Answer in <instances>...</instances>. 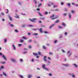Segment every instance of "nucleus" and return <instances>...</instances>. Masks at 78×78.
Masks as SVG:
<instances>
[{
	"mask_svg": "<svg viewBox=\"0 0 78 78\" xmlns=\"http://www.w3.org/2000/svg\"><path fill=\"white\" fill-rule=\"evenodd\" d=\"M29 20H30L31 21V22H35V20H36L37 19L36 18H34V19H33L32 20L31 19H30Z\"/></svg>",
	"mask_w": 78,
	"mask_h": 78,
	"instance_id": "1",
	"label": "nucleus"
},
{
	"mask_svg": "<svg viewBox=\"0 0 78 78\" xmlns=\"http://www.w3.org/2000/svg\"><path fill=\"white\" fill-rule=\"evenodd\" d=\"M46 58H47V57L46 56H44V61L47 62V60L46 59Z\"/></svg>",
	"mask_w": 78,
	"mask_h": 78,
	"instance_id": "2",
	"label": "nucleus"
},
{
	"mask_svg": "<svg viewBox=\"0 0 78 78\" xmlns=\"http://www.w3.org/2000/svg\"><path fill=\"white\" fill-rule=\"evenodd\" d=\"M2 57L4 59H5V60H6V57H5V56L4 55H2Z\"/></svg>",
	"mask_w": 78,
	"mask_h": 78,
	"instance_id": "3",
	"label": "nucleus"
},
{
	"mask_svg": "<svg viewBox=\"0 0 78 78\" xmlns=\"http://www.w3.org/2000/svg\"><path fill=\"white\" fill-rule=\"evenodd\" d=\"M73 66H75V67L77 68L78 67V66H77V65H76V64H73Z\"/></svg>",
	"mask_w": 78,
	"mask_h": 78,
	"instance_id": "4",
	"label": "nucleus"
},
{
	"mask_svg": "<svg viewBox=\"0 0 78 78\" xmlns=\"http://www.w3.org/2000/svg\"><path fill=\"white\" fill-rule=\"evenodd\" d=\"M57 18H58V16H55V17L54 18H52V20H53L54 19H57Z\"/></svg>",
	"mask_w": 78,
	"mask_h": 78,
	"instance_id": "5",
	"label": "nucleus"
},
{
	"mask_svg": "<svg viewBox=\"0 0 78 78\" xmlns=\"http://www.w3.org/2000/svg\"><path fill=\"white\" fill-rule=\"evenodd\" d=\"M40 31L41 33H43V31H42V28L40 29Z\"/></svg>",
	"mask_w": 78,
	"mask_h": 78,
	"instance_id": "6",
	"label": "nucleus"
},
{
	"mask_svg": "<svg viewBox=\"0 0 78 78\" xmlns=\"http://www.w3.org/2000/svg\"><path fill=\"white\" fill-rule=\"evenodd\" d=\"M45 65H44L42 66V67L44 69H45L46 68H45Z\"/></svg>",
	"mask_w": 78,
	"mask_h": 78,
	"instance_id": "7",
	"label": "nucleus"
},
{
	"mask_svg": "<svg viewBox=\"0 0 78 78\" xmlns=\"http://www.w3.org/2000/svg\"><path fill=\"white\" fill-rule=\"evenodd\" d=\"M43 49H44V50H47V48H46V47L44 46H43Z\"/></svg>",
	"mask_w": 78,
	"mask_h": 78,
	"instance_id": "8",
	"label": "nucleus"
},
{
	"mask_svg": "<svg viewBox=\"0 0 78 78\" xmlns=\"http://www.w3.org/2000/svg\"><path fill=\"white\" fill-rule=\"evenodd\" d=\"M3 74L4 75V76H7V75H6V73H5V72H3Z\"/></svg>",
	"mask_w": 78,
	"mask_h": 78,
	"instance_id": "9",
	"label": "nucleus"
},
{
	"mask_svg": "<svg viewBox=\"0 0 78 78\" xmlns=\"http://www.w3.org/2000/svg\"><path fill=\"white\" fill-rule=\"evenodd\" d=\"M63 65H64V66H66V67H68V66H69V64H63Z\"/></svg>",
	"mask_w": 78,
	"mask_h": 78,
	"instance_id": "10",
	"label": "nucleus"
},
{
	"mask_svg": "<svg viewBox=\"0 0 78 78\" xmlns=\"http://www.w3.org/2000/svg\"><path fill=\"white\" fill-rule=\"evenodd\" d=\"M11 60L12 62H16V61L15 59H13L12 58Z\"/></svg>",
	"mask_w": 78,
	"mask_h": 78,
	"instance_id": "11",
	"label": "nucleus"
},
{
	"mask_svg": "<svg viewBox=\"0 0 78 78\" xmlns=\"http://www.w3.org/2000/svg\"><path fill=\"white\" fill-rule=\"evenodd\" d=\"M58 22H59V20H57L55 22V23H58Z\"/></svg>",
	"mask_w": 78,
	"mask_h": 78,
	"instance_id": "12",
	"label": "nucleus"
},
{
	"mask_svg": "<svg viewBox=\"0 0 78 78\" xmlns=\"http://www.w3.org/2000/svg\"><path fill=\"white\" fill-rule=\"evenodd\" d=\"M38 12L39 13V16H41V17H42L43 16L41 14V13H40V12Z\"/></svg>",
	"mask_w": 78,
	"mask_h": 78,
	"instance_id": "13",
	"label": "nucleus"
},
{
	"mask_svg": "<svg viewBox=\"0 0 78 78\" xmlns=\"http://www.w3.org/2000/svg\"><path fill=\"white\" fill-rule=\"evenodd\" d=\"M22 38H23V39H27L26 38V37L25 36H23L22 37Z\"/></svg>",
	"mask_w": 78,
	"mask_h": 78,
	"instance_id": "14",
	"label": "nucleus"
},
{
	"mask_svg": "<svg viewBox=\"0 0 78 78\" xmlns=\"http://www.w3.org/2000/svg\"><path fill=\"white\" fill-rule=\"evenodd\" d=\"M54 25H55L54 24L51 25V26H50L49 28H50V29H51V28L52 27H53V26H54Z\"/></svg>",
	"mask_w": 78,
	"mask_h": 78,
	"instance_id": "15",
	"label": "nucleus"
},
{
	"mask_svg": "<svg viewBox=\"0 0 78 78\" xmlns=\"http://www.w3.org/2000/svg\"><path fill=\"white\" fill-rule=\"evenodd\" d=\"M9 20H11V21H12V18H11L10 16H9Z\"/></svg>",
	"mask_w": 78,
	"mask_h": 78,
	"instance_id": "16",
	"label": "nucleus"
},
{
	"mask_svg": "<svg viewBox=\"0 0 78 78\" xmlns=\"http://www.w3.org/2000/svg\"><path fill=\"white\" fill-rule=\"evenodd\" d=\"M23 42H24V41H23V40L22 39L20 40V42H21L22 43Z\"/></svg>",
	"mask_w": 78,
	"mask_h": 78,
	"instance_id": "17",
	"label": "nucleus"
},
{
	"mask_svg": "<svg viewBox=\"0 0 78 78\" xmlns=\"http://www.w3.org/2000/svg\"><path fill=\"white\" fill-rule=\"evenodd\" d=\"M12 46L13 47L14 50H16V47H15V46H14V45H13Z\"/></svg>",
	"mask_w": 78,
	"mask_h": 78,
	"instance_id": "18",
	"label": "nucleus"
},
{
	"mask_svg": "<svg viewBox=\"0 0 78 78\" xmlns=\"http://www.w3.org/2000/svg\"><path fill=\"white\" fill-rule=\"evenodd\" d=\"M62 25H63L65 27H66V24L64 23H62Z\"/></svg>",
	"mask_w": 78,
	"mask_h": 78,
	"instance_id": "19",
	"label": "nucleus"
},
{
	"mask_svg": "<svg viewBox=\"0 0 78 78\" xmlns=\"http://www.w3.org/2000/svg\"><path fill=\"white\" fill-rule=\"evenodd\" d=\"M34 2L35 3V4H36V3H37V1H36V0H34Z\"/></svg>",
	"mask_w": 78,
	"mask_h": 78,
	"instance_id": "20",
	"label": "nucleus"
},
{
	"mask_svg": "<svg viewBox=\"0 0 78 78\" xmlns=\"http://www.w3.org/2000/svg\"><path fill=\"white\" fill-rule=\"evenodd\" d=\"M33 35H35V36H37V35H38V34H37V33L34 34Z\"/></svg>",
	"mask_w": 78,
	"mask_h": 78,
	"instance_id": "21",
	"label": "nucleus"
},
{
	"mask_svg": "<svg viewBox=\"0 0 78 78\" xmlns=\"http://www.w3.org/2000/svg\"><path fill=\"white\" fill-rule=\"evenodd\" d=\"M33 55H35V56H36L37 55V54L36 53H33Z\"/></svg>",
	"mask_w": 78,
	"mask_h": 78,
	"instance_id": "22",
	"label": "nucleus"
},
{
	"mask_svg": "<svg viewBox=\"0 0 78 78\" xmlns=\"http://www.w3.org/2000/svg\"><path fill=\"white\" fill-rule=\"evenodd\" d=\"M23 54H26V53H27V51H25L24 52H23Z\"/></svg>",
	"mask_w": 78,
	"mask_h": 78,
	"instance_id": "23",
	"label": "nucleus"
},
{
	"mask_svg": "<svg viewBox=\"0 0 78 78\" xmlns=\"http://www.w3.org/2000/svg\"><path fill=\"white\" fill-rule=\"evenodd\" d=\"M19 76H20V78H23V76L21 75H19Z\"/></svg>",
	"mask_w": 78,
	"mask_h": 78,
	"instance_id": "24",
	"label": "nucleus"
},
{
	"mask_svg": "<svg viewBox=\"0 0 78 78\" xmlns=\"http://www.w3.org/2000/svg\"><path fill=\"white\" fill-rule=\"evenodd\" d=\"M69 17L70 19H71V14H69Z\"/></svg>",
	"mask_w": 78,
	"mask_h": 78,
	"instance_id": "25",
	"label": "nucleus"
},
{
	"mask_svg": "<svg viewBox=\"0 0 78 78\" xmlns=\"http://www.w3.org/2000/svg\"><path fill=\"white\" fill-rule=\"evenodd\" d=\"M68 6H69V8H70V4L68 3Z\"/></svg>",
	"mask_w": 78,
	"mask_h": 78,
	"instance_id": "26",
	"label": "nucleus"
},
{
	"mask_svg": "<svg viewBox=\"0 0 78 78\" xmlns=\"http://www.w3.org/2000/svg\"><path fill=\"white\" fill-rule=\"evenodd\" d=\"M16 18H19V16H18V15H17V16H15Z\"/></svg>",
	"mask_w": 78,
	"mask_h": 78,
	"instance_id": "27",
	"label": "nucleus"
},
{
	"mask_svg": "<svg viewBox=\"0 0 78 78\" xmlns=\"http://www.w3.org/2000/svg\"><path fill=\"white\" fill-rule=\"evenodd\" d=\"M38 53L39 55H41V53L40 52H38Z\"/></svg>",
	"mask_w": 78,
	"mask_h": 78,
	"instance_id": "28",
	"label": "nucleus"
},
{
	"mask_svg": "<svg viewBox=\"0 0 78 78\" xmlns=\"http://www.w3.org/2000/svg\"><path fill=\"white\" fill-rule=\"evenodd\" d=\"M19 47H21V46H22V44H18Z\"/></svg>",
	"mask_w": 78,
	"mask_h": 78,
	"instance_id": "29",
	"label": "nucleus"
},
{
	"mask_svg": "<svg viewBox=\"0 0 78 78\" xmlns=\"http://www.w3.org/2000/svg\"><path fill=\"white\" fill-rule=\"evenodd\" d=\"M44 14H45L46 15H47L48 14V12H46L44 13Z\"/></svg>",
	"mask_w": 78,
	"mask_h": 78,
	"instance_id": "30",
	"label": "nucleus"
},
{
	"mask_svg": "<svg viewBox=\"0 0 78 78\" xmlns=\"http://www.w3.org/2000/svg\"><path fill=\"white\" fill-rule=\"evenodd\" d=\"M55 17V15H53V16H51V18H53V17Z\"/></svg>",
	"mask_w": 78,
	"mask_h": 78,
	"instance_id": "31",
	"label": "nucleus"
},
{
	"mask_svg": "<svg viewBox=\"0 0 78 78\" xmlns=\"http://www.w3.org/2000/svg\"><path fill=\"white\" fill-rule=\"evenodd\" d=\"M63 15V16H67V14L64 13Z\"/></svg>",
	"mask_w": 78,
	"mask_h": 78,
	"instance_id": "32",
	"label": "nucleus"
},
{
	"mask_svg": "<svg viewBox=\"0 0 78 78\" xmlns=\"http://www.w3.org/2000/svg\"><path fill=\"white\" fill-rule=\"evenodd\" d=\"M72 13H74L75 12V11L74 10H71Z\"/></svg>",
	"mask_w": 78,
	"mask_h": 78,
	"instance_id": "33",
	"label": "nucleus"
},
{
	"mask_svg": "<svg viewBox=\"0 0 78 78\" xmlns=\"http://www.w3.org/2000/svg\"><path fill=\"white\" fill-rule=\"evenodd\" d=\"M58 28H62V27H61V26H58Z\"/></svg>",
	"mask_w": 78,
	"mask_h": 78,
	"instance_id": "34",
	"label": "nucleus"
},
{
	"mask_svg": "<svg viewBox=\"0 0 78 78\" xmlns=\"http://www.w3.org/2000/svg\"><path fill=\"white\" fill-rule=\"evenodd\" d=\"M64 11H67V9L66 8H65L64 9Z\"/></svg>",
	"mask_w": 78,
	"mask_h": 78,
	"instance_id": "35",
	"label": "nucleus"
},
{
	"mask_svg": "<svg viewBox=\"0 0 78 78\" xmlns=\"http://www.w3.org/2000/svg\"><path fill=\"white\" fill-rule=\"evenodd\" d=\"M10 26H11V27H14V25L13 24H10Z\"/></svg>",
	"mask_w": 78,
	"mask_h": 78,
	"instance_id": "36",
	"label": "nucleus"
},
{
	"mask_svg": "<svg viewBox=\"0 0 78 78\" xmlns=\"http://www.w3.org/2000/svg\"><path fill=\"white\" fill-rule=\"evenodd\" d=\"M49 75L50 76H52V74H51V73H49Z\"/></svg>",
	"mask_w": 78,
	"mask_h": 78,
	"instance_id": "37",
	"label": "nucleus"
},
{
	"mask_svg": "<svg viewBox=\"0 0 78 78\" xmlns=\"http://www.w3.org/2000/svg\"><path fill=\"white\" fill-rule=\"evenodd\" d=\"M32 30H33L34 31H36V30H37V29H33Z\"/></svg>",
	"mask_w": 78,
	"mask_h": 78,
	"instance_id": "38",
	"label": "nucleus"
},
{
	"mask_svg": "<svg viewBox=\"0 0 78 78\" xmlns=\"http://www.w3.org/2000/svg\"><path fill=\"white\" fill-rule=\"evenodd\" d=\"M15 32H16V33H18V30H15Z\"/></svg>",
	"mask_w": 78,
	"mask_h": 78,
	"instance_id": "39",
	"label": "nucleus"
},
{
	"mask_svg": "<svg viewBox=\"0 0 78 78\" xmlns=\"http://www.w3.org/2000/svg\"><path fill=\"white\" fill-rule=\"evenodd\" d=\"M44 33H45V34H47V33H48V32L46 31H44Z\"/></svg>",
	"mask_w": 78,
	"mask_h": 78,
	"instance_id": "40",
	"label": "nucleus"
},
{
	"mask_svg": "<svg viewBox=\"0 0 78 78\" xmlns=\"http://www.w3.org/2000/svg\"><path fill=\"white\" fill-rule=\"evenodd\" d=\"M57 6H58L57 5H54V8H56V7H57Z\"/></svg>",
	"mask_w": 78,
	"mask_h": 78,
	"instance_id": "41",
	"label": "nucleus"
},
{
	"mask_svg": "<svg viewBox=\"0 0 78 78\" xmlns=\"http://www.w3.org/2000/svg\"><path fill=\"white\" fill-rule=\"evenodd\" d=\"M72 77L73 78H75V76L74 75H73Z\"/></svg>",
	"mask_w": 78,
	"mask_h": 78,
	"instance_id": "42",
	"label": "nucleus"
},
{
	"mask_svg": "<svg viewBox=\"0 0 78 78\" xmlns=\"http://www.w3.org/2000/svg\"><path fill=\"white\" fill-rule=\"evenodd\" d=\"M42 5V4H41V3H40V4H39V5H38V7H40V6H41Z\"/></svg>",
	"mask_w": 78,
	"mask_h": 78,
	"instance_id": "43",
	"label": "nucleus"
},
{
	"mask_svg": "<svg viewBox=\"0 0 78 78\" xmlns=\"http://www.w3.org/2000/svg\"><path fill=\"white\" fill-rule=\"evenodd\" d=\"M31 77V75H29L28 76L29 78H30Z\"/></svg>",
	"mask_w": 78,
	"mask_h": 78,
	"instance_id": "44",
	"label": "nucleus"
},
{
	"mask_svg": "<svg viewBox=\"0 0 78 78\" xmlns=\"http://www.w3.org/2000/svg\"><path fill=\"white\" fill-rule=\"evenodd\" d=\"M57 41H58L57 40H55V41H54V43H56V42H57Z\"/></svg>",
	"mask_w": 78,
	"mask_h": 78,
	"instance_id": "45",
	"label": "nucleus"
},
{
	"mask_svg": "<svg viewBox=\"0 0 78 78\" xmlns=\"http://www.w3.org/2000/svg\"><path fill=\"white\" fill-rule=\"evenodd\" d=\"M7 41V40H6V39H5L4 42H5V43H6V42Z\"/></svg>",
	"mask_w": 78,
	"mask_h": 78,
	"instance_id": "46",
	"label": "nucleus"
},
{
	"mask_svg": "<svg viewBox=\"0 0 78 78\" xmlns=\"http://www.w3.org/2000/svg\"><path fill=\"white\" fill-rule=\"evenodd\" d=\"M45 69V70H48H48H49V69L47 68H46Z\"/></svg>",
	"mask_w": 78,
	"mask_h": 78,
	"instance_id": "47",
	"label": "nucleus"
},
{
	"mask_svg": "<svg viewBox=\"0 0 78 78\" xmlns=\"http://www.w3.org/2000/svg\"><path fill=\"white\" fill-rule=\"evenodd\" d=\"M32 62H34V59H32L31 60Z\"/></svg>",
	"mask_w": 78,
	"mask_h": 78,
	"instance_id": "48",
	"label": "nucleus"
},
{
	"mask_svg": "<svg viewBox=\"0 0 78 78\" xmlns=\"http://www.w3.org/2000/svg\"><path fill=\"white\" fill-rule=\"evenodd\" d=\"M24 50H28V49H27L26 48H24Z\"/></svg>",
	"mask_w": 78,
	"mask_h": 78,
	"instance_id": "49",
	"label": "nucleus"
},
{
	"mask_svg": "<svg viewBox=\"0 0 78 78\" xmlns=\"http://www.w3.org/2000/svg\"><path fill=\"white\" fill-rule=\"evenodd\" d=\"M1 14L2 15V16H4V13H3V12H2Z\"/></svg>",
	"mask_w": 78,
	"mask_h": 78,
	"instance_id": "50",
	"label": "nucleus"
},
{
	"mask_svg": "<svg viewBox=\"0 0 78 78\" xmlns=\"http://www.w3.org/2000/svg\"><path fill=\"white\" fill-rule=\"evenodd\" d=\"M26 25H23L22 27H25V26H26Z\"/></svg>",
	"mask_w": 78,
	"mask_h": 78,
	"instance_id": "51",
	"label": "nucleus"
},
{
	"mask_svg": "<svg viewBox=\"0 0 78 78\" xmlns=\"http://www.w3.org/2000/svg\"><path fill=\"white\" fill-rule=\"evenodd\" d=\"M1 63L2 64H5V62H2Z\"/></svg>",
	"mask_w": 78,
	"mask_h": 78,
	"instance_id": "52",
	"label": "nucleus"
},
{
	"mask_svg": "<svg viewBox=\"0 0 78 78\" xmlns=\"http://www.w3.org/2000/svg\"><path fill=\"white\" fill-rule=\"evenodd\" d=\"M64 2H61V5H64Z\"/></svg>",
	"mask_w": 78,
	"mask_h": 78,
	"instance_id": "53",
	"label": "nucleus"
},
{
	"mask_svg": "<svg viewBox=\"0 0 78 78\" xmlns=\"http://www.w3.org/2000/svg\"><path fill=\"white\" fill-rule=\"evenodd\" d=\"M28 34L29 36H30V34H31V33H28Z\"/></svg>",
	"mask_w": 78,
	"mask_h": 78,
	"instance_id": "54",
	"label": "nucleus"
},
{
	"mask_svg": "<svg viewBox=\"0 0 78 78\" xmlns=\"http://www.w3.org/2000/svg\"><path fill=\"white\" fill-rule=\"evenodd\" d=\"M37 11H40V9H39V8H38V9H37Z\"/></svg>",
	"mask_w": 78,
	"mask_h": 78,
	"instance_id": "55",
	"label": "nucleus"
},
{
	"mask_svg": "<svg viewBox=\"0 0 78 78\" xmlns=\"http://www.w3.org/2000/svg\"><path fill=\"white\" fill-rule=\"evenodd\" d=\"M55 11H59V9H56L55 10Z\"/></svg>",
	"mask_w": 78,
	"mask_h": 78,
	"instance_id": "56",
	"label": "nucleus"
},
{
	"mask_svg": "<svg viewBox=\"0 0 78 78\" xmlns=\"http://www.w3.org/2000/svg\"><path fill=\"white\" fill-rule=\"evenodd\" d=\"M72 53H71L69 54V56H71V55H72Z\"/></svg>",
	"mask_w": 78,
	"mask_h": 78,
	"instance_id": "57",
	"label": "nucleus"
},
{
	"mask_svg": "<svg viewBox=\"0 0 78 78\" xmlns=\"http://www.w3.org/2000/svg\"><path fill=\"white\" fill-rule=\"evenodd\" d=\"M65 35H67V32H65Z\"/></svg>",
	"mask_w": 78,
	"mask_h": 78,
	"instance_id": "58",
	"label": "nucleus"
},
{
	"mask_svg": "<svg viewBox=\"0 0 78 78\" xmlns=\"http://www.w3.org/2000/svg\"><path fill=\"white\" fill-rule=\"evenodd\" d=\"M29 48H31V45L29 46Z\"/></svg>",
	"mask_w": 78,
	"mask_h": 78,
	"instance_id": "59",
	"label": "nucleus"
},
{
	"mask_svg": "<svg viewBox=\"0 0 78 78\" xmlns=\"http://www.w3.org/2000/svg\"><path fill=\"white\" fill-rule=\"evenodd\" d=\"M1 69H3V68H4V67H3V66H2L1 67Z\"/></svg>",
	"mask_w": 78,
	"mask_h": 78,
	"instance_id": "60",
	"label": "nucleus"
},
{
	"mask_svg": "<svg viewBox=\"0 0 78 78\" xmlns=\"http://www.w3.org/2000/svg\"><path fill=\"white\" fill-rule=\"evenodd\" d=\"M2 53L0 52V55L2 56Z\"/></svg>",
	"mask_w": 78,
	"mask_h": 78,
	"instance_id": "61",
	"label": "nucleus"
},
{
	"mask_svg": "<svg viewBox=\"0 0 78 78\" xmlns=\"http://www.w3.org/2000/svg\"><path fill=\"white\" fill-rule=\"evenodd\" d=\"M31 42V40H30L29 41V42Z\"/></svg>",
	"mask_w": 78,
	"mask_h": 78,
	"instance_id": "62",
	"label": "nucleus"
},
{
	"mask_svg": "<svg viewBox=\"0 0 78 78\" xmlns=\"http://www.w3.org/2000/svg\"><path fill=\"white\" fill-rule=\"evenodd\" d=\"M29 27H33V26L32 25H29Z\"/></svg>",
	"mask_w": 78,
	"mask_h": 78,
	"instance_id": "63",
	"label": "nucleus"
},
{
	"mask_svg": "<svg viewBox=\"0 0 78 78\" xmlns=\"http://www.w3.org/2000/svg\"><path fill=\"white\" fill-rule=\"evenodd\" d=\"M49 54H50V55H52V53H51V52H50V53H49Z\"/></svg>",
	"mask_w": 78,
	"mask_h": 78,
	"instance_id": "64",
	"label": "nucleus"
}]
</instances>
